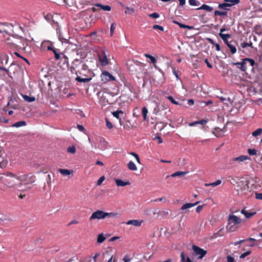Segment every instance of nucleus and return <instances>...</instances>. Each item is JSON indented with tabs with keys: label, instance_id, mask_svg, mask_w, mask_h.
Segmentation results:
<instances>
[{
	"label": "nucleus",
	"instance_id": "obj_55",
	"mask_svg": "<svg viewBox=\"0 0 262 262\" xmlns=\"http://www.w3.org/2000/svg\"><path fill=\"white\" fill-rule=\"evenodd\" d=\"M256 152H257L256 150H255L254 149H248V152L250 155H252V156L255 155H256Z\"/></svg>",
	"mask_w": 262,
	"mask_h": 262
},
{
	"label": "nucleus",
	"instance_id": "obj_18",
	"mask_svg": "<svg viewBox=\"0 0 262 262\" xmlns=\"http://www.w3.org/2000/svg\"><path fill=\"white\" fill-rule=\"evenodd\" d=\"M126 225H132L134 226L139 227L141 225L142 221L137 220H129L126 223Z\"/></svg>",
	"mask_w": 262,
	"mask_h": 262
},
{
	"label": "nucleus",
	"instance_id": "obj_29",
	"mask_svg": "<svg viewBox=\"0 0 262 262\" xmlns=\"http://www.w3.org/2000/svg\"><path fill=\"white\" fill-rule=\"evenodd\" d=\"M58 171L63 176H69L73 172L72 170L66 169H59Z\"/></svg>",
	"mask_w": 262,
	"mask_h": 262
},
{
	"label": "nucleus",
	"instance_id": "obj_35",
	"mask_svg": "<svg viewBox=\"0 0 262 262\" xmlns=\"http://www.w3.org/2000/svg\"><path fill=\"white\" fill-rule=\"evenodd\" d=\"M173 23L176 24H177L178 25H179V26L181 28H187L188 29H192V27L191 26H188V25H184V24H182L176 20H173Z\"/></svg>",
	"mask_w": 262,
	"mask_h": 262
},
{
	"label": "nucleus",
	"instance_id": "obj_6",
	"mask_svg": "<svg viewBox=\"0 0 262 262\" xmlns=\"http://www.w3.org/2000/svg\"><path fill=\"white\" fill-rule=\"evenodd\" d=\"M237 187L238 194L241 195H248L250 192L247 181L243 179L241 182H239V184L237 185Z\"/></svg>",
	"mask_w": 262,
	"mask_h": 262
},
{
	"label": "nucleus",
	"instance_id": "obj_24",
	"mask_svg": "<svg viewBox=\"0 0 262 262\" xmlns=\"http://www.w3.org/2000/svg\"><path fill=\"white\" fill-rule=\"evenodd\" d=\"M134 257V255L132 254H127L124 255L122 258L123 262H131Z\"/></svg>",
	"mask_w": 262,
	"mask_h": 262
},
{
	"label": "nucleus",
	"instance_id": "obj_49",
	"mask_svg": "<svg viewBox=\"0 0 262 262\" xmlns=\"http://www.w3.org/2000/svg\"><path fill=\"white\" fill-rule=\"evenodd\" d=\"M224 2H228L229 4H232V6L237 4L239 3V0H225Z\"/></svg>",
	"mask_w": 262,
	"mask_h": 262
},
{
	"label": "nucleus",
	"instance_id": "obj_28",
	"mask_svg": "<svg viewBox=\"0 0 262 262\" xmlns=\"http://www.w3.org/2000/svg\"><path fill=\"white\" fill-rule=\"evenodd\" d=\"M91 79H92V78H81L79 76H77L75 79V80L78 82H84V83L89 82Z\"/></svg>",
	"mask_w": 262,
	"mask_h": 262
},
{
	"label": "nucleus",
	"instance_id": "obj_2",
	"mask_svg": "<svg viewBox=\"0 0 262 262\" xmlns=\"http://www.w3.org/2000/svg\"><path fill=\"white\" fill-rule=\"evenodd\" d=\"M3 35L5 37L6 44L9 46L10 47L15 49L21 48L22 41L20 38L13 35H8L5 36V34Z\"/></svg>",
	"mask_w": 262,
	"mask_h": 262
},
{
	"label": "nucleus",
	"instance_id": "obj_47",
	"mask_svg": "<svg viewBox=\"0 0 262 262\" xmlns=\"http://www.w3.org/2000/svg\"><path fill=\"white\" fill-rule=\"evenodd\" d=\"M244 60H245L246 62L247 61L249 62L250 66H251V67H253L255 64L254 60L252 58H247L244 59Z\"/></svg>",
	"mask_w": 262,
	"mask_h": 262
},
{
	"label": "nucleus",
	"instance_id": "obj_53",
	"mask_svg": "<svg viewBox=\"0 0 262 262\" xmlns=\"http://www.w3.org/2000/svg\"><path fill=\"white\" fill-rule=\"evenodd\" d=\"M226 14H227L226 12L220 11L218 10H216L214 12L215 15L223 16V15H225Z\"/></svg>",
	"mask_w": 262,
	"mask_h": 262
},
{
	"label": "nucleus",
	"instance_id": "obj_26",
	"mask_svg": "<svg viewBox=\"0 0 262 262\" xmlns=\"http://www.w3.org/2000/svg\"><path fill=\"white\" fill-rule=\"evenodd\" d=\"M197 10H204L207 12H211L213 10V8L206 4H204L198 8Z\"/></svg>",
	"mask_w": 262,
	"mask_h": 262
},
{
	"label": "nucleus",
	"instance_id": "obj_23",
	"mask_svg": "<svg viewBox=\"0 0 262 262\" xmlns=\"http://www.w3.org/2000/svg\"><path fill=\"white\" fill-rule=\"evenodd\" d=\"M237 226L235 225H234L233 223H231L230 222H228V225L227 226V230L229 232H233L235 231V230L237 229Z\"/></svg>",
	"mask_w": 262,
	"mask_h": 262
},
{
	"label": "nucleus",
	"instance_id": "obj_4",
	"mask_svg": "<svg viewBox=\"0 0 262 262\" xmlns=\"http://www.w3.org/2000/svg\"><path fill=\"white\" fill-rule=\"evenodd\" d=\"M71 69L75 71V73L77 75H83L82 71H86L88 67L86 65L84 64L82 61L79 59H75L72 63Z\"/></svg>",
	"mask_w": 262,
	"mask_h": 262
},
{
	"label": "nucleus",
	"instance_id": "obj_60",
	"mask_svg": "<svg viewBox=\"0 0 262 262\" xmlns=\"http://www.w3.org/2000/svg\"><path fill=\"white\" fill-rule=\"evenodd\" d=\"M167 99L168 100H169L171 103H172L173 104H176V105H178V102H177L173 98L172 96H168L167 97Z\"/></svg>",
	"mask_w": 262,
	"mask_h": 262
},
{
	"label": "nucleus",
	"instance_id": "obj_41",
	"mask_svg": "<svg viewBox=\"0 0 262 262\" xmlns=\"http://www.w3.org/2000/svg\"><path fill=\"white\" fill-rule=\"evenodd\" d=\"M147 113H148V110H147V108L145 106L143 107L142 108V114L143 115V120L144 121L146 120V119H147Z\"/></svg>",
	"mask_w": 262,
	"mask_h": 262
},
{
	"label": "nucleus",
	"instance_id": "obj_64",
	"mask_svg": "<svg viewBox=\"0 0 262 262\" xmlns=\"http://www.w3.org/2000/svg\"><path fill=\"white\" fill-rule=\"evenodd\" d=\"M227 262H234V259L231 256H228L227 257Z\"/></svg>",
	"mask_w": 262,
	"mask_h": 262
},
{
	"label": "nucleus",
	"instance_id": "obj_16",
	"mask_svg": "<svg viewBox=\"0 0 262 262\" xmlns=\"http://www.w3.org/2000/svg\"><path fill=\"white\" fill-rule=\"evenodd\" d=\"M228 178L230 179L228 181L233 185L236 186L239 184V182H241L242 179H240L238 178H232L230 176L228 177Z\"/></svg>",
	"mask_w": 262,
	"mask_h": 262
},
{
	"label": "nucleus",
	"instance_id": "obj_54",
	"mask_svg": "<svg viewBox=\"0 0 262 262\" xmlns=\"http://www.w3.org/2000/svg\"><path fill=\"white\" fill-rule=\"evenodd\" d=\"M105 179V178L104 176H101L97 181V185L100 186V185H101L102 182L104 181Z\"/></svg>",
	"mask_w": 262,
	"mask_h": 262
},
{
	"label": "nucleus",
	"instance_id": "obj_5",
	"mask_svg": "<svg viewBox=\"0 0 262 262\" xmlns=\"http://www.w3.org/2000/svg\"><path fill=\"white\" fill-rule=\"evenodd\" d=\"M19 184L20 186L23 183L25 185H28L34 183L36 181V177L32 173L28 174H18Z\"/></svg>",
	"mask_w": 262,
	"mask_h": 262
},
{
	"label": "nucleus",
	"instance_id": "obj_32",
	"mask_svg": "<svg viewBox=\"0 0 262 262\" xmlns=\"http://www.w3.org/2000/svg\"><path fill=\"white\" fill-rule=\"evenodd\" d=\"M127 167L129 170L133 171H135L137 169L136 165L132 161L129 162L127 164Z\"/></svg>",
	"mask_w": 262,
	"mask_h": 262
},
{
	"label": "nucleus",
	"instance_id": "obj_62",
	"mask_svg": "<svg viewBox=\"0 0 262 262\" xmlns=\"http://www.w3.org/2000/svg\"><path fill=\"white\" fill-rule=\"evenodd\" d=\"M149 16L154 18H157L159 17V14L157 13H153L151 14H150L149 15Z\"/></svg>",
	"mask_w": 262,
	"mask_h": 262
},
{
	"label": "nucleus",
	"instance_id": "obj_8",
	"mask_svg": "<svg viewBox=\"0 0 262 262\" xmlns=\"http://www.w3.org/2000/svg\"><path fill=\"white\" fill-rule=\"evenodd\" d=\"M106 218V212L102 210H98L92 213L91 216L89 218L90 221L94 220H102Z\"/></svg>",
	"mask_w": 262,
	"mask_h": 262
},
{
	"label": "nucleus",
	"instance_id": "obj_61",
	"mask_svg": "<svg viewBox=\"0 0 262 262\" xmlns=\"http://www.w3.org/2000/svg\"><path fill=\"white\" fill-rule=\"evenodd\" d=\"M126 9V10H128V12H127V11H125V13H129V14H132L134 12L135 10H134V9L133 8H129L128 7H126L125 8Z\"/></svg>",
	"mask_w": 262,
	"mask_h": 262
},
{
	"label": "nucleus",
	"instance_id": "obj_43",
	"mask_svg": "<svg viewBox=\"0 0 262 262\" xmlns=\"http://www.w3.org/2000/svg\"><path fill=\"white\" fill-rule=\"evenodd\" d=\"M232 6V4H229V3H228V2H224L222 4H219V7L220 8V9H226V7H230Z\"/></svg>",
	"mask_w": 262,
	"mask_h": 262
},
{
	"label": "nucleus",
	"instance_id": "obj_22",
	"mask_svg": "<svg viewBox=\"0 0 262 262\" xmlns=\"http://www.w3.org/2000/svg\"><path fill=\"white\" fill-rule=\"evenodd\" d=\"M94 6L99 7L104 11H110L111 10V7L108 5H103L99 3H97L94 4Z\"/></svg>",
	"mask_w": 262,
	"mask_h": 262
},
{
	"label": "nucleus",
	"instance_id": "obj_52",
	"mask_svg": "<svg viewBox=\"0 0 262 262\" xmlns=\"http://www.w3.org/2000/svg\"><path fill=\"white\" fill-rule=\"evenodd\" d=\"M129 154L135 157V158L136 159V160L138 163H140V160L139 157L137 154H136L135 152H131L129 153Z\"/></svg>",
	"mask_w": 262,
	"mask_h": 262
},
{
	"label": "nucleus",
	"instance_id": "obj_14",
	"mask_svg": "<svg viewBox=\"0 0 262 262\" xmlns=\"http://www.w3.org/2000/svg\"><path fill=\"white\" fill-rule=\"evenodd\" d=\"M233 65L237 66V68L240 69L243 72H245L247 70V67H246V61L243 59L241 62H233Z\"/></svg>",
	"mask_w": 262,
	"mask_h": 262
},
{
	"label": "nucleus",
	"instance_id": "obj_36",
	"mask_svg": "<svg viewBox=\"0 0 262 262\" xmlns=\"http://www.w3.org/2000/svg\"><path fill=\"white\" fill-rule=\"evenodd\" d=\"M22 96L25 101L29 102H32L35 100V98L34 97H30L26 95H23Z\"/></svg>",
	"mask_w": 262,
	"mask_h": 262
},
{
	"label": "nucleus",
	"instance_id": "obj_25",
	"mask_svg": "<svg viewBox=\"0 0 262 262\" xmlns=\"http://www.w3.org/2000/svg\"><path fill=\"white\" fill-rule=\"evenodd\" d=\"M219 36L223 39V40L225 42V43H227L229 42L228 39L231 37V35L229 34H224V33H219Z\"/></svg>",
	"mask_w": 262,
	"mask_h": 262
},
{
	"label": "nucleus",
	"instance_id": "obj_9",
	"mask_svg": "<svg viewBox=\"0 0 262 262\" xmlns=\"http://www.w3.org/2000/svg\"><path fill=\"white\" fill-rule=\"evenodd\" d=\"M192 249L193 252V255L195 256H198L199 259L203 258L207 253V251L206 250L195 245L192 246Z\"/></svg>",
	"mask_w": 262,
	"mask_h": 262
},
{
	"label": "nucleus",
	"instance_id": "obj_58",
	"mask_svg": "<svg viewBox=\"0 0 262 262\" xmlns=\"http://www.w3.org/2000/svg\"><path fill=\"white\" fill-rule=\"evenodd\" d=\"M241 46L243 48H246L247 47H252V43L250 42V43H247V42H243L241 44Z\"/></svg>",
	"mask_w": 262,
	"mask_h": 262
},
{
	"label": "nucleus",
	"instance_id": "obj_27",
	"mask_svg": "<svg viewBox=\"0 0 262 262\" xmlns=\"http://www.w3.org/2000/svg\"><path fill=\"white\" fill-rule=\"evenodd\" d=\"M181 262H192L191 259L188 256H186L183 252H182L180 255Z\"/></svg>",
	"mask_w": 262,
	"mask_h": 262
},
{
	"label": "nucleus",
	"instance_id": "obj_34",
	"mask_svg": "<svg viewBox=\"0 0 262 262\" xmlns=\"http://www.w3.org/2000/svg\"><path fill=\"white\" fill-rule=\"evenodd\" d=\"M120 114H121V115L123 114V112L121 110L117 111L115 112H113L112 113V115H113V116L114 117L116 118L117 119H119V120H121V118L120 117Z\"/></svg>",
	"mask_w": 262,
	"mask_h": 262
},
{
	"label": "nucleus",
	"instance_id": "obj_46",
	"mask_svg": "<svg viewBox=\"0 0 262 262\" xmlns=\"http://www.w3.org/2000/svg\"><path fill=\"white\" fill-rule=\"evenodd\" d=\"M152 212V210L150 209L145 208L143 210V214L147 216H149L151 215Z\"/></svg>",
	"mask_w": 262,
	"mask_h": 262
},
{
	"label": "nucleus",
	"instance_id": "obj_51",
	"mask_svg": "<svg viewBox=\"0 0 262 262\" xmlns=\"http://www.w3.org/2000/svg\"><path fill=\"white\" fill-rule=\"evenodd\" d=\"M116 23H113L112 24L111 26V28H110V33H111V35L112 36L113 33H114V30L116 28Z\"/></svg>",
	"mask_w": 262,
	"mask_h": 262
},
{
	"label": "nucleus",
	"instance_id": "obj_30",
	"mask_svg": "<svg viewBox=\"0 0 262 262\" xmlns=\"http://www.w3.org/2000/svg\"><path fill=\"white\" fill-rule=\"evenodd\" d=\"M106 238V236H105L103 233L99 234L98 235L97 242L98 244L102 243Z\"/></svg>",
	"mask_w": 262,
	"mask_h": 262
},
{
	"label": "nucleus",
	"instance_id": "obj_1",
	"mask_svg": "<svg viewBox=\"0 0 262 262\" xmlns=\"http://www.w3.org/2000/svg\"><path fill=\"white\" fill-rule=\"evenodd\" d=\"M3 182L5 185L9 188L19 187L18 185V175H15L10 173L3 178Z\"/></svg>",
	"mask_w": 262,
	"mask_h": 262
},
{
	"label": "nucleus",
	"instance_id": "obj_17",
	"mask_svg": "<svg viewBox=\"0 0 262 262\" xmlns=\"http://www.w3.org/2000/svg\"><path fill=\"white\" fill-rule=\"evenodd\" d=\"M115 181L116 182V185L118 186H121L123 187L126 185H130V182L128 181L124 182L121 180L118 179H115Z\"/></svg>",
	"mask_w": 262,
	"mask_h": 262
},
{
	"label": "nucleus",
	"instance_id": "obj_38",
	"mask_svg": "<svg viewBox=\"0 0 262 262\" xmlns=\"http://www.w3.org/2000/svg\"><path fill=\"white\" fill-rule=\"evenodd\" d=\"M227 46L229 47L232 54H235L236 52V47L231 45L229 42L226 43Z\"/></svg>",
	"mask_w": 262,
	"mask_h": 262
},
{
	"label": "nucleus",
	"instance_id": "obj_15",
	"mask_svg": "<svg viewBox=\"0 0 262 262\" xmlns=\"http://www.w3.org/2000/svg\"><path fill=\"white\" fill-rule=\"evenodd\" d=\"M241 213L244 214L246 218L249 219L256 214V212H250L248 210L243 209L241 211Z\"/></svg>",
	"mask_w": 262,
	"mask_h": 262
},
{
	"label": "nucleus",
	"instance_id": "obj_13",
	"mask_svg": "<svg viewBox=\"0 0 262 262\" xmlns=\"http://www.w3.org/2000/svg\"><path fill=\"white\" fill-rule=\"evenodd\" d=\"M249 159V158L247 156L241 155V156H239V157L232 158L230 161V162H237L238 164H240L244 161L247 160Z\"/></svg>",
	"mask_w": 262,
	"mask_h": 262
},
{
	"label": "nucleus",
	"instance_id": "obj_50",
	"mask_svg": "<svg viewBox=\"0 0 262 262\" xmlns=\"http://www.w3.org/2000/svg\"><path fill=\"white\" fill-rule=\"evenodd\" d=\"M168 214V211L164 210L160 211L159 212V216L162 217V218H164Z\"/></svg>",
	"mask_w": 262,
	"mask_h": 262
},
{
	"label": "nucleus",
	"instance_id": "obj_48",
	"mask_svg": "<svg viewBox=\"0 0 262 262\" xmlns=\"http://www.w3.org/2000/svg\"><path fill=\"white\" fill-rule=\"evenodd\" d=\"M67 151L69 153L74 154L76 152V148L74 146L72 145L68 148Z\"/></svg>",
	"mask_w": 262,
	"mask_h": 262
},
{
	"label": "nucleus",
	"instance_id": "obj_10",
	"mask_svg": "<svg viewBox=\"0 0 262 262\" xmlns=\"http://www.w3.org/2000/svg\"><path fill=\"white\" fill-rule=\"evenodd\" d=\"M101 80L103 82L106 83L110 81L115 80V78L108 72L106 71H103L100 76Z\"/></svg>",
	"mask_w": 262,
	"mask_h": 262
},
{
	"label": "nucleus",
	"instance_id": "obj_57",
	"mask_svg": "<svg viewBox=\"0 0 262 262\" xmlns=\"http://www.w3.org/2000/svg\"><path fill=\"white\" fill-rule=\"evenodd\" d=\"M251 251H247V252H245V253H244L242 254L241 255V256H239V258H240L241 259L244 258H245V257H246L247 256H248V255H250V254H251Z\"/></svg>",
	"mask_w": 262,
	"mask_h": 262
},
{
	"label": "nucleus",
	"instance_id": "obj_56",
	"mask_svg": "<svg viewBox=\"0 0 262 262\" xmlns=\"http://www.w3.org/2000/svg\"><path fill=\"white\" fill-rule=\"evenodd\" d=\"M106 121V126L109 129H112L113 127V125H112V123L109 121L108 119H105Z\"/></svg>",
	"mask_w": 262,
	"mask_h": 262
},
{
	"label": "nucleus",
	"instance_id": "obj_40",
	"mask_svg": "<svg viewBox=\"0 0 262 262\" xmlns=\"http://www.w3.org/2000/svg\"><path fill=\"white\" fill-rule=\"evenodd\" d=\"M99 141H100V144L101 147L103 149H105L107 145V142L104 140V139H103L102 138H100Z\"/></svg>",
	"mask_w": 262,
	"mask_h": 262
},
{
	"label": "nucleus",
	"instance_id": "obj_12",
	"mask_svg": "<svg viewBox=\"0 0 262 262\" xmlns=\"http://www.w3.org/2000/svg\"><path fill=\"white\" fill-rule=\"evenodd\" d=\"M228 222H230L231 224L233 223L237 226L242 223V220L236 215H230L228 216Z\"/></svg>",
	"mask_w": 262,
	"mask_h": 262
},
{
	"label": "nucleus",
	"instance_id": "obj_63",
	"mask_svg": "<svg viewBox=\"0 0 262 262\" xmlns=\"http://www.w3.org/2000/svg\"><path fill=\"white\" fill-rule=\"evenodd\" d=\"M255 197L257 199L262 200V193H256Z\"/></svg>",
	"mask_w": 262,
	"mask_h": 262
},
{
	"label": "nucleus",
	"instance_id": "obj_45",
	"mask_svg": "<svg viewBox=\"0 0 262 262\" xmlns=\"http://www.w3.org/2000/svg\"><path fill=\"white\" fill-rule=\"evenodd\" d=\"M63 2L66 5L70 6L76 3V0H63Z\"/></svg>",
	"mask_w": 262,
	"mask_h": 262
},
{
	"label": "nucleus",
	"instance_id": "obj_59",
	"mask_svg": "<svg viewBox=\"0 0 262 262\" xmlns=\"http://www.w3.org/2000/svg\"><path fill=\"white\" fill-rule=\"evenodd\" d=\"M154 29H159L162 31H164V28L160 25H155L152 27Z\"/></svg>",
	"mask_w": 262,
	"mask_h": 262
},
{
	"label": "nucleus",
	"instance_id": "obj_42",
	"mask_svg": "<svg viewBox=\"0 0 262 262\" xmlns=\"http://www.w3.org/2000/svg\"><path fill=\"white\" fill-rule=\"evenodd\" d=\"M160 112V105L156 103L155 107L154 108L153 113L156 115H158Z\"/></svg>",
	"mask_w": 262,
	"mask_h": 262
},
{
	"label": "nucleus",
	"instance_id": "obj_7",
	"mask_svg": "<svg viewBox=\"0 0 262 262\" xmlns=\"http://www.w3.org/2000/svg\"><path fill=\"white\" fill-rule=\"evenodd\" d=\"M13 26L10 24H2L0 23V33H4L5 36L13 32Z\"/></svg>",
	"mask_w": 262,
	"mask_h": 262
},
{
	"label": "nucleus",
	"instance_id": "obj_19",
	"mask_svg": "<svg viewBox=\"0 0 262 262\" xmlns=\"http://www.w3.org/2000/svg\"><path fill=\"white\" fill-rule=\"evenodd\" d=\"M200 202H196L194 203H186L184 205H183L181 209L182 210H186L187 209H189L192 207H194L196 205H197Z\"/></svg>",
	"mask_w": 262,
	"mask_h": 262
},
{
	"label": "nucleus",
	"instance_id": "obj_33",
	"mask_svg": "<svg viewBox=\"0 0 262 262\" xmlns=\"http://www.w3.org/2000/svg\"><path fill=\"white\" fill-rule=\"evenodd\" d=\"M144 56L146 58H149L150 59V63L154 64V67H156V66L155 65V63L157 62V60H156V59L154 56H151V55H150L149 54H145Z\"/></svg>",
	"mask_w": 262,
	"mask_h": 262
},
{
	"label": "nucleus",
	"instance_id": "obj_31",
	"mask_svg": "<svg viewBox=\"0 0 262 262\" xmlns=\"http://www.w3.org/2000/svg\"><path fill=\"white\" fill-rule=\"evenodd\" d=\"M207 123V120H204V119H202V120H199V121H194V122H191V123L189 124V126H193L196 124H202V125H203V124H205Z\"/></svg>",
	"mask_w": 262,
	"mask_h": 262
},
{
	"label": "nucleus",
	"instance_id": "obj_44",
	"mask_svg": "<svg viewBox=\"0 0 262 262\" xmlns=\"http://www.w3.org/2000/svg\"><path fill=\"white\" fill-rule=\"evenodd\" d=\"M262 134V128H258L252 134L254 137H257Z\"/></svg>",
	"mask_w": 262,
	"mask_h": 262
},
{
	"label": "nucleus",
	"instance_id": "obj_11",
	"mask_svg": "<svg viewBox=\"0 0 262 262\" xmlns=\"http://www.w3.org/2000/svg\"><path fill=\"white\" fill-rule=\"evenodd\" d=\"M99 60L102 66H106L108 64L109 61L104 52L98 54Z\"/></svg>",
	"mask_w": 262,
	"mask_h": 262
},
{
	"label": "nucleus",
	"instance_id": "obj_39",
	"mask_svg": "<svg viewBox=\"0 0 262 262\" xmlns=\"http://www.w3.org/2000/svg\"><path fill=\"white\" fill-rule=\"evenodd\" d=\"M26 125V123L25 121H20L17 122L15 123L14 124H13L12 125V126L16 127H19L20 126H25Z\"/></svg>",
	"mask_w": 262,
	"mask_h": 262
},
{
	"label": "nucleus",
	"instance_id": "obj_21",
	"mask_svg": "<svg viewBox=\"0 0 262 262\" xmlns=\"http://www.w3.org/2000/svg\"><path fill=\"white\" fill-rule=\"evenodd\" d=\"M121 216V214L118 212H106V217L111 218H119Z\"/></svg>",
	"mask_w": 262,
	"mask_h": 262
},
{
	"label": "nucleus",
	"instance_id": "obj_20",
	"mask_svg": "<svg viewBox=\"0 0 262 262\" xmlns=\"http://www.w3.org/2000/svg\"><path fill=\"white\" fill-rule=\"evenodd\" d=\"M187 173H188L187 171H177V172L172 173L170 176H167L166 177V178H168L169 177H182V176H184L185 174H186Z\"/></svg>",
	"mask_w": 262,
	"mask_h": 262
},
{
	"label": "nucleus",
	"instance_id": "obj_37",
	"mask_svg": "<svg viewBox=\"0 0 262 262\" xmlns=\"http://www.w3.org/2000/svg\"><path fill=\"white\" fill-rule=\"evenodd\" d=\"M222 183V181L220 180H218L216 181L211 183H206L205 184V186L206 187L208 186H212V187H215L220 184H221Z\"/></svg>",
	"mask_w": 262,
	"mask_h": 262
},
{
	"label": "nucleus",
	"instance_id": "obj_3",
	"mask_svg": "<svg viewBox=\"0 0 262 262\" xmlns=\"http://www.w3.org/2000/svg\"><path fill=\"white\" fill-rule=\"evenodd\" d=\"M126 66L129 71L132 74L140 73L143 71L144 65L142 63L138 61L135 60H128L126 63Z\"/></svg>",
	"mask_w": 262,
	"mask_h": 262
}]
</instances>
